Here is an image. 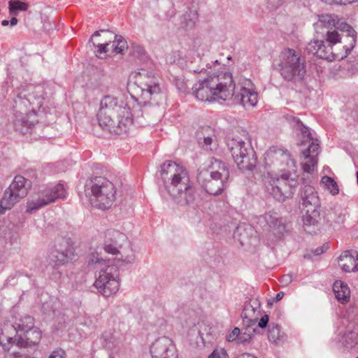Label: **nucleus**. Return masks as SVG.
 <instances>
[{
  "mask_svg": "<svg viewBox=\"0 0 358 358\" xmlns=\"http://www.w3.org/2000/svg\"><path fill=\"white\" fill-rule=\"evenodd\" d=\"M174 83H175V85L179 92H186L187 87L186 82L185 81V80L182 78H179V77L175 78Z\"/></svg>",
  "mask_w": 358,
  "mask_h": 358,
  "instance_id": "obj_42",
  "label": "nucleus"
},
{
  "mask_svg": "<svg viewBox=\"0 0 358 358\" xmlns=\"http://www.w3.org/2000/svg\"><path fill=\"white\" fill-rule=\"evenodd\" d=\"M85 192L91 203L101 210L109 208L115 199V187L108 179L95 177L86 185Z\"/></svg>",
  "mask_w": 358,
  "mask_h": 358,
  "instance_id": "obj_6",
  "label": "nucleus"
},
{
  "mask_svg": "<svg viewBox=\"0 0 358 358\" xmlns=\"http://www.w3.org/2000/svg\"><path fill=\"white\" fill-rule=\"evenodd\" d=\"M205 171H208V173L212 177H218L222 180H229L230 177L229 169L227 164L215 157L210 159Z\"/></svg>",
  "mask_w": 358,
  "mask_h": 358,
  "instance_id": "obj_23",
  "label": "nucleus"
},
{
  "mask_svg": "<svg viewBox=\"0 0 358 358\" xmlns=\"http://www.w3.org/2000/svg\"><path fill=\"white\" fill-rule=\"evenodd\" d=\"M103 250L106 253L111 254V255H117L120 254L121 255V257L119 259V261L121 260L124 263H133L135 259V257L134 253L132 252L131 248L129 246H128V250L130 252V254H128L127 255H124L123 253L124 251H120L119 250V248L117 246V243H105L103 246Z\"/></svg>",
  "mask_w": 358,
  "mask_h": 358,
  "instance_id": "obj_29",
  "label": "nucleus"
},
{
  "mask_svg": "<svg viewBox=\"0 0 358 358\" xmlns=\"http://www.w3.org/2000/svg\"><path fill=\"white\" fill-rule=\"evenodd\" d=\"M326 250H327V248H324V246L319 247V248H316V249L315 250V251H314V254H315V255H321V254L324 253V251H325Z\"/></svg>",
  "mask_w": 358,
  "mask_h": 358,
  "instance_id": "obj_50",
  "label": "nucleus"
},
{
  "mask_svg": "<svg viewBox=\"0 0 358 358\" xmlns=\"http://www.w3.org/2000/svg\"><path fill=\"white\" fill-rule=\"evenodd\" d=\"M236 358H257V357L252 355H250V354H243V355L238 356Z\"/></svg>",
  "mask_w": 358,
  "mask_h": 358,
  "instance_id": "obj_52",
  "label": "nucleus"
},
{
  "mask_svg": "<svg viewBox=\"0 0 358 358\" xmlns=\"http://www.w3.org/2000/svg\"><path fill=\"white\" fill-rule=\"evenodd\" d=\"M284 334L281 332L279 325L270 324L268 325V338L275 345H279L282 342Z\"/></svg>",
  "mask_w": 358,
  "mask_h": 358,
  "instance_id": "obj_32",
  "label": "nucleus"
},
{
  "mask_svg": "<svg viewBox=\"0 0 358 358\" xmlns=\"http://www.w3.org/2000/svg\"><path fill=\"white\" fill-rule=\"evenodd\" d=\"M298 181L291 178L287 173L282 174L278 178H271L266 188L268 192L279 201H284L291 198L296 191Z\"/></svg>",
  "mask_w": 358,
  "mask_h": 358,
  "instance_id": "obj_10",
  "label": "nucleus"
},
{
  "mask_svg": "<svg viewBox=\"0 0 358 358\" xmlns=\"http://www.w3.org/2000/svg\"><path fill=\"white\" fill-rule=\"evenodd\" d=\"M152 358H178L172 340L166 336L157 339L150 347Z\"/></svg>",
  "mask_w": 358,
  "mask_h": 358,
  "instance_id": "obj_16",
  "label": "nucleus"
},
{
  "mask_svg": "<svg viewBox=\"0 0 358 358\" xmlns=\"http://www.w3.org/2000/svg\"><path fill=\"white\" fill-rule=\"evenodd\" d=\"M100 36L99 31H96L91 37L90 42L92 43L93 46L94 47V52L96 55L100 58H101V55L104 53L110 52V48L108 45V41L104 42H94V40L98 36Z\"/></svg>",
  "mask_w": 358,
  "mask_h": 358,
  "instance_id": "obj_33",
  "label": "nucleus"
},
{
  "mask_svg": "<svg viewBox=\"0 0 358 358\" xmlns=\"http://www.w3.org/2000/svg\"><path fill=\"white\" fill-rule=\"evenodd\" d=\"M321 182L330 192L332 195H336L339 192V189L336 181L331 177L325 176L321 179Z\"/></svg>",
  "mask_w": 358,
  "mask_h": 358,
  "instance_id": "obj_37",
  "label": "nucleus"
},
{
  "mask_svg": "<svg viewBox=\"0 0 358 358\" xmlns=\"http://www.w3.org/2000/svg\"><path fill=\"white\" fill-rule=\"evenodd\" d=\"M320 146L319 144L312 140V142L309 144L308 148L303 152V155H316V157H317L318 155V150H319Z\"/></svg>",
  "mask_w": 358,
  "mask_h": 358,
  "instance_id": "obj_40",
  "label": "nucleus"
},
{
  "mask_svg": "<svg viewBox=\"0 0 358 358\" xmlns=\"http://www.w3.org/2000/svg\"><path fill=\"white\" fill-rule=\"evenodd\" d=\"M235 99L244 106H255L257 103V93L250 80H245L241 85L238 94L235 95Z\"/></svg>",
  "mask_w": 358,
  "mask_h": 358,
  "instance_id": "obj_20",
  "label": "nucleus"
},
{
  "mask_svg": "<svg viewBox=\"0 0 358 358\" xmlns=\"http://www.w3.org/2000/svg\"><path fill=\"white\" fill-rule=\"evenodd\" d=\"M264 159L268 166L275 165L282 169L287 168L292 170L296 166L290 153L287 150L277 146H272L266 152Z\"/></svg>",
  "mask_w": 358,
  "mask_h": 358,
  "instance_id": "obj_14",
  "label": "nucleus"
},
{
  "mask_svg": "<svg viewBox=\"0 0 358 358\" xmlns=\"http://www.w3.org/2000/svg\"><path fill=\"white\" fill-rule=\"evenodd\" d=\"M17 330L15 325L10 322L0 324V345L5 351L10 350V346L16 345Z\"/></svg>",
  "mask_w": 358,
  "mask_h": 358,
  "instance_id": "obj_21",
  "label": "nucleus"
},
{
  "mask_svg": "<svg viewBox=\"0 0 358 358\" xmlns=\"http://www.w3.org/2000/svg\"><path fill=\"white\" fill-rule=\"evenodd\" d=\"M189 71H192L194 73H203V72H206V70L204 71L203 69H192V68H189Z\"/></svg>",
  "mask_w": 358,
  "mask_h": 358,
  "instance_id": "obj_53",
  "label": "nucleus"
},
{
  "mask_svg": "<svg viewBox=\"0 0 358 358\" xmlns=\"http://www.w3.org/2000/svg\"><path fill=\"white\" fill-rule=\"evenodd\" d=\"M283 296H284V292H278L275 296V301H280L282 299Z\"/></svg>",
  "mask_w": 358,
  "mask_h": 358,
  "instance_id": "obj_54",
  "label": "nucleus"
},
{
  "mask_svg": "<svg viewBox=\"0 0 358 358\" xmlns=\"http://www.w3.org/2000/svg\"><path fill=\"white\" fill-rule=\"evenodd\" d=\"M64 352L62 350L54 351L48 358H64Z\"/></svg>",
  "mask_w": 358,
  "mask_h": 358,
  "instance_id": "obj_47",
  "label": "nucleus"
},
{
  "mask_svg": "<svg viewBox=\"0 0 358 358\" xmlns=\"http://www.w3.org/2000/svg\"><path fill=\"white\" fill-rule=\"evenodd\" d=\"M356 358H358V357H356Z\"/></svg>",
  "mask_w": 358,
  "mask_h": 358,
  "instance_id": "obj_62",
  "label": "nucleus"
},
{
  "mask_svg": "<svg viewBox=\"0 0 358 358\" xmlns=\"http://www.w3.org/2000/svg\"><path fill=\"white\" fill-rule=\"evenodd\" d=\"M176 15V10L173 8H171V10H169L167 13H166V15L167 17H169V18H171L173 17H174Z\"/></svg>",
  "mask_w": 358,
  "mask_h": 358,
  "instance_id": "obj_51",
  "label": "nucleus"
},
{
  "mask_svg": "<svg viewBox=\"0 0 358 358\" xmlns=\"http://www.w3.org/2000/svg\"><path fill=\"white\" fill-rule=\"evenodd\" d=\"M103 338H105V339H106V340H108V338H106V335H103Z\"/></svg>",
  "mask_w": 358,
  "mask_h": 358,
  "instance_id": "obj_61",
  "label": "nucleus"
},
{
  "mask_svg": "<svg viewBox=\"0 0 358 358\" xmlns=\"http://www.w3.org/2000/svg\"><path fill=\"white\" fill-rule=\"evenodd\" d=\"M94 285L98 292L106 297L115 294L120 287L118 266L111 264L100 268L99 276Z\"/></svg>",
  "mask_w": 358,
  "mask_h": 358,
  "instance_id": "obj_8",
  "label": "nucleus"
},
{
  "mask_svg": "<svg viewBox=\"0 0 358 358\" xmlns=\"http://www.w3.org/2000/svg\"><path fill=\"white\" fill-rule=\"evenodd\" d=\"M138 74L137 82L141 92L140 98L146 103L160 93L159 80L153 72L143 69H141Z\"/></svg>",
  "mask_w": 358,
  "mask_h": 358,
  "instance_id": "obj_12",
  "label": "nucleus"
},
{
  "mask_svg": "<svg viewBox=\"0 0 358 358\" xmlns=\"http://www.w3.org/2000/svg\"><path fill=\"white\" fill-rule=\"evenodd\" d=\"M66 196V189L62 184L49 186L44 189L36 199L27 203V212L33 213L41 208L55 202L58 199H64Z\"/></svg>",
  "mask_w": 358,
  "mask_h": 358,
  "instance_id": "obj_11",
  "label": "nucleus"
},
{
  "mask_svg": "<svg viewBox=\"0 0 358 358\" xmlns=\"http://www.w3.org/2000/svg\"><path fill=\"white\" fill-rule=\"evenodd\" d=\"M97 120L103 130L119 135L127 133L133 123V116L128 105L110 95L101 99Z\"/></svg>",
  "mask_w": 358,
  "mask_h": 358,
  "instance_id": "obj_3",
  "label": "nucleus"
},
{
  "mask_svg": "<svg viewBox=\"0 0 358 358\" xmlns=\"http://www.w3.org/2000/svg\"><path fill=\"white\" fill-rule=\"evenodd\" d=\"M268 320H269L268 315H264V316L262 317V318L259 321L258 327L262 328V329L265 328L267 326V324H268Z\"/></svg>",
  "mask_w": 358,
  "mask_h": 358,
  "instance_id": "obj_46",
  "label": "nucleus"
},
{
  "mask_svg": "<svg viewBox=\"0 0 358 358\" xmlns=\"http://www.w3.org/2000/svg\"><path fill=\"white\" fill-rule=\"evenodd\" d=\"M113 236H115V235H117V236H120L122 238H124V236L120 234L118 231H113Z\"/></svg>",
  "mask_w": 358,
  "mask_h": 358,
  "instance_id": "obj_59",
  "label": "nucleus"
},
{
  "mask_svg": "<svg viewBox=\"0 0 358 358\" xmlns=\"http://www.w3.org/2000/svg\"><path fill=\"white\" fill-rule=\"evenodd\" d=\"M109 41H108L110 52L111 53H123L125 49H127V43L122 36L113 35L110 32H108Z\"/></svg>",
  "mask_w": 358,
  "mask_h": 358,
  "instance_id": "obj_28",
  "label": "nucleus"
},
{
  "mask_svg": "<svg viewBox=\"0 0 358 358\" xmlns=\"http://www.w3.org/2000/svg\"><path fill=\"white\" fill-rule=\"evenodd\" d=\"M283 0H268L269 3L273 5H278L280 4Z\"/></svg>",
  "mask_w": 358,
  "mask_h": 358,
  "instance_id": "obj_55",
  "label": "nucleus"
},
{
  "mask_svg": "<svg viewBox=\"0 0 358 358\" xmlns=\"http://www.w3.org/2000/svg\"><path fill=\"white\" fill-rule=\"evenodd\" d=\"M9 24V21L8 20H4L1 22V25L5 27V26H7Z\"/></svg>",
  "mask_w": 358,
  "mask_h": 358,
  "instance_id": "obj_58",
  "label": "nucleus"
},
{
  "mask_svg": "<svg viewBox=\"0 0 358 358\" xmlns=\"http://www.w3.org/2000/svg\"><path fill=\"white\" fill-rule=\"evenodd\" d=\"M197 180L205 191L213 195L221 194L229 185V180L212 177L208 171H205V169H199Z\"/></svg>",
  "mask_w": 358,
  "mask_h": 358,
  "instance_id": "obj_15",
  "label": "nucleus"
},
{
  "mask_svg": "<svg viewBox=\"0 0 358 358\" xmlns=\"http://www.w3.org/2000/svg\"><path fill=\"white\" fill-rule=\"evenodd\" d=\"M161 177L175 203L179 206L194 203L196 188L183 166L175 162L166 161L161 166Z\"/></svg>",
  "mask_w": 358,
  "mask_h": 358,
  "instance_id": "obj_2",
  "label": "nucleus"
},
{
  "mask_svg": "<svg viewBox=\"0 0 358 358\" xmlns=\"http://www.w3.org/2000/svg\"><path fill=\"white\" fill-rule=\"evenodd\" d=\"M104 41H108L106 39L101 38V39L97 41L96 42H104ZM94 42H96V41L94 40Z\"/></svg>",
  "mask_w": 358,
  "mask_h": 358,
  "instance_id": "obj_60",
  "label": "nucleus"
},
{
  "mask_svg": "<svg viewBox=\"0 0 358 358\" xmlns=\"http://www.w3.org/2000/svg\"><path fill=\"white\" fill-rule=\"evenodd\" d=\"M24 333V337L18 336L16 345L27 347L34 345L38 343L41 338V332L37 327H34Z\"/></svg>",
  "mask_w": 358,
  "mask_h": 358,
  "instance_id": "obj_25",
  "label": "nucleus"
},
{
  "mask_svg": "<svg viewBox=\"0 0 358 358\" xmlns=\"http://www.w3.org/2000/svg\"><path fill=\"white\" fill-rule=\"evenodd\" d=\"M9 23L10 24V25L13 27V26H15V24H17V19L16 17H13L10 21H9Z\"/></svg>",
  "mask_w": 358,
  "mask_h": 358,
  "instance_id": "obj_56",
  "label": "nucleus"
},
{
  "mask_svg": "<svg viewBox=\"0 0 358 358\" xmlns=\"http://www.w3.org/2000/svg\"><path fill=\"white\" fill-rule=\"evenodd\" d=\"M333 289L336 299L342 303L348 301L350 295V291L347 284L336 281L333 285Z\"/></svg>",
  "mask_w": 358,
  "mask_h": 358,
  "instance_id": "obj_30",
  "label": "nucleus"
},
{
  "mask_svg": "<svg viewBox=\"0 0 358 358\" xmlns=\"http://www.w3.org/2000/svg\"><path fill=\"white\" fill-rule=\"evenodd\" d=\"M257 223L263 229L273 234H282L286 231V225L282 218H278L275 214L268 213L260 215L257 218Z\"/></svg>",
  "mask_w": 358,
  "mask_h": 358,
  "instance_id": "obj_18",
  "label": "nucleus"
},
{
  "mask_svg": "<svg viewBox=\"0 0 358 358\" xmlns=\"http://www.w3.org/2000/svg\"><path fill=\"white\" fill-rule=\"evenodd\" d=\"M50 262L55 266H60L72 261L75 257L73 243L70 238H59L55 243V249L50 255Z\"/></svg>",
  "mask_w": 358,
  "mask_h": 358,
  "instance_id": "obj_13",
  "label": "nucleus"
},
{
  "mask_svg": "<svg viewBox=\"0 0 358 358\" xmlns=\"http://www.w3.org/2000/svg\"><path fill=\"white\" fill-rule=\"evenodd\" d=\"M251 340V334L245 331L241 333L238 336V343H245L250 342Z\"/></svg>",
  "mask_w": 358,
  "mask_h": 358,
  "instance_id": "obj_45",
  "label": "nucleus"
},
{
  "mask_svg": "<svg viewBox=\"0 0 358 358\" xmlns=\"http://www.w3.org/2000/svg\"><path fill=\"white\" fill-rule=\"evenodd\" d=\"M342 341L346 347H352L358 343V324L350 322L342 336Z\"/></svg>",
  "mask_w": 358,
  "mask_h": 358,
  "instance_id": "obj_27",
  "label": "nucleus"
},
{
  "mask_svg": "<svg viewBox=\"0 0 358 358\" xmlns=\"http://www.w3.org/2000/svg\"><path fill=\"white\" fill-rule=\"evenodd\" d=\"M31 187V182L22 176H16L9 187L5 190L1 199V210H7L11 209L21 199L28 194Z\"/></svg>",
  "mask_w": 358,
  "mask_h": 358,
  "instance_id": "obj_9",
  "label": "nucleus"
},
{
  "mask_svg": "<svg viewBox=\"0 0 358 358\" xmlns=\"http://www.w3.org/2000/svg\"><path fill=\"white\" fill-rule=\"evenodd\" d=\"M337 24L335 15H320L314 24L316 35L306 46L307 52L330 62L345 58L355 47L356 33L350 25L344 24L341 34L336 29Z\"/></svg>",
  "mask_w": 358,
  "mask_h": 358,
  "instance_id": "obj_1",
  "label": "nucleus"
},
{
  "mask_svg": "<svg viewBox=\"0 0 358 358\" xmlns=\"http://www.w3.org/2000/svg\"><path fill=\"white\" fill-rule=\"evenodd\" d=\"M338 265L345 272L358 271V252L355 250H346L338 257Z\"/></svg>",
  "mask_w": 358,
  "mask_h": 358,
  "instance_id": "obj_24",
  "label": "nucleus"
},
{
  "mask_svg": "<svg viewBox=\"0 0 358 358\" xmlns=\"http://www.w3.org/2000/svg\"><path fill=\"white\" fill-rule=\"evenodd\" d=\"M111 264L112 263L109 260L107 262L103 260L101 257H99V255L97 253H92L88 260L89 265L98 264L101 265V268L107 264Z\"/></svg>",
  "mask_w": 358,
  "mask_h": 358,
  "instance_id": "obj_39",
  "label": "nucleus"
},
{
  "mask_svg": "<svg viewBox=\"0 0 358 358\" xmlns=\"http://www.w3.org/2000/svg\"><path fill=\"white\" fill-rule=\"evenodd\" d=\"M276 66L282 78L287 81L302 80L306 73L305 58L290 48L281 52Z\"/></svg>",
  "mask_w": 358,
  "mask_h": 358,
  "instance_id": "obj_7",
  "label": "nucleus"
},
{
  "mask_svg": "<svg viewBox=\"0 0 358 358\" xmlns=\"http://www.w3.org/2000/svg\"><path fill=\"white\" fill-rule=\"evenodd\" d=\"M302 133L303 134L304 136L308 137L310 140H313V138L311 137V134L309 131V129L308 127L303 126V128L301 129Z\"/></svg>",
  "mask_w": 358,
  "mask_h": 358,
  "instance_id": "obj_48",
  "label": "nucleus"
},
{
  "mask_svg": "<svg viewBox=\"0 0 358 358\" xmlns=\"http://www.w3.org/2000/svg\"><path fill=\"white\" fill-rule=\"evenodd\" d=\"M234 84L232 75L220 71L211 73L203 80L196 83L192 90L196 99L201 101L228 100L234 95Z\"/></svg>",
  "mask_w": 358,
  "mask_h": 358,
  "instance_id": "obj_4",
  "label": "nucleus"
},
{
  "mask_svg": "<svg viewBox=\"0 0 358 358\" xmlns=\"http://www.w3.org/2000/svg\"><path fill=\"white\" fill-rule=\"evenodd\" d=\"M208 358H229V355L224 348H215Z\"/></svg>",
  "mask_w": 358,
  "mask_h": 358,
  "instance_id": "obj_41",
  "label": "nucleus"
},
{
  "mask_svg": "<svg viewBox=\"0 0 358 358\" xmlns=\"http://www.w3.org/2000/svg\"><path fill=\"white\" fill-rule=\"evenodd\" d=\"M261 304L257 299L245 302L242 312V317L248 327L257 323L260 313Z\"/></svg>",
  "mask_w": 358,
  "mask_h": 358,
  "instance_id": "obj_22",
  "label": "nucleus"
},
{
  "mask_svg": "<svg viewBox=\"0 0 358 358\" xmlns=\"http://www.w3.org/2000/svg\"><path fill=\"white\" fill-rule=\"evenodd\" d=\"M36 122V115L34 113H23L16 111L13 124L15 131L25 134L32 129Z\"/></svg>",
  "mask_w": 358,
  "mask_h": 358,
  "instance_id": "obj_19",
  "label": "nucleus"
},
{
  "mask_svg": "<svg viewBox=\"0 0 358 358\" xmlns=\"http://www.w3.org/2000/svg\"><path fill=\"white\" fill-rule=\"evenodd\" d=\"M9 10L11 14L17 15L19 11H25L28 8V5L18 0H11L8 3Z\"/></svg>",
  "mask_w": 358,
  "mask_h": 358,
  "instance_id": "obj_38",
  "label": "nucleus"
},
{
  "mask_svg": "<svg viewBox=\"0 0 358 358\" xmlns=\"http://www.w3.org/2000/svg\"><path fill=\"white\" fill-rule=\"evenodd\" d=\"M210 133H212L210 127L203 128L201 131H198L197 138L199 142L200 143H203V145L207 147L210 146L213 141V138L215 137L213 134L210 135Z\"/></svg>",
  "mask_w": 358,
  "mask_h": 358,
  "instance_id": "obj_36",
  "label": "nucleus"
},
{
  "mask_svg": "<svg viewBox=\"0 0 358 358\" xmlns=\"http://www.w3.org/2000/svg\"><path fill=\"white\" fill-rule=\"evenodd\" d=\"M227 146L238 168L241 171H252L257 164L255 150L245 133L234 135L227 140Z\"/></svg>",
  "mask_w": 358,
  "mask_h": 358,
  "instance_id": "obj_5",
  "label": "nucleus"
},
{
  "mask_svg": "<svg viewBox=\"0 0 358 358\" xmlns=\"http://www.w3.org/2000/svg\"><path fill=\"white\" fill-rule=\"evenodd\" d=\"M34 320L32 317L28 315H24L21 317L14 325L16 326L17 330L25 332L31 329L34 328Z\"/></svg>",
  "mask_w": 358,
  "mask_h": 358,
  "instance_id": "obj_34",
  "label": "nucleus"
},
{
  "mask_svg": "<svg viewBox=\"0 0 358 358\" xmlns=\"http://www.w3.org/2000/svg\"><path fill=\"white\" fill-rule=\"evenodd\" d=\"M281 282L287 285L290 283L292 282V276L289 275L282 276Z\"/></svg>",
  "mask_w": 358,
  "mask_h": 358,
  "instance_id": "obj_49",
  "label": "nucleus"
},
{
  "mask_svg": "<svg viewBox=\"0 0 358 358\" xmlns=\"http://www.w3.org/2000/svg\"><path fill=\"white\" fill-rule=\"evenodd\" d=\"M197 21V14L194 11H187L180 19V27L185 30L192 29Z\"/></svg>",
  "mask_w": 358,
  "mask_h": 358,
  "instance_id": "obj_31",
  "label": "nucleus"
},
{
  "mask_svg": "<svg viewBox=\"0 0 358 358\" xmlns=\"http://www.w3.org/2000/svg\"><path fill=\"white\" fill-rule=\"evenodd\" d=\"M319 208H307L305 214L302 217V221L303 223V228L309 234L313 232V230H311V227H315L317 226L320 213L318 210Z\"/></svg>",
  "mask_w": 358,
  "mask_h": 358,
  "instance_id": "obj_26",
  "label": "nucleus"
},
{
  "mask_svg": "<svg viewBox=\"0 0 358 358\" xmlns=\"http://www.w3.org/2000/svg\"><path fill=\"white\" fill-rule=\"evenodd\" d=\"M301 164L303 172L310 174L314 172L317 164V157H316V155H304V161Z\"/></svg>",
  "mask_w": 358,
  "mask_h": 358,
  "instance_id": "obj_35",
  "label": "nucleus"
},
{
  "mask_svg": "<svg viewBox=\"0 0 358 358\" xmlns=\"http://www.w3.org/2000/svg\"><path fill=\"white\" fill-rule=\"evenodd\" d=\"M240 332H241V331H240L239 328H238V327L234 328L233 329V331L227 336L228 341L232 342V341H236L238 342Z\"/></svg>",
  "mask_w": 358,
  "mask_h": 358,
  "instance_id": "obj_44",
  "label": "nucleus"
},
{
  "mask_svg": "<svg viewBox=\"0 0 358 358\" xmlns=\"http://www.w3.org/2000/svg\"><path fill=\"white\" fill-rule=\"evenodd\" d=\"M302 180L303 187L301 191V199L303 206L306 208H319L320 207V199L315 188L310 185L311 181L309 177L307 176V178L303 177Z\"/></svg>",
  "mask_w": 358,
  "mask_h": 358,
  "instance_id": "obj_17",
  "label": "nucleus"
},
{
  "mask_svg": "<svg viewBox=\"0 0 358 358\" xmlns=\"http://www.w3.org/2000/svg\"><path fill=\"white\" fill-rule=\"evenodd\" d=\"M14 102L15 103V108H20L21 104H23L25 107H27L28 103H30V100L23 98L22 94H19L15 99Z\"/></svg>",
  "mask_w": 358,
  "mask_h": 358,
  "instance_id": "obj_43",
  "label": "nucleus"
},
{
  "mask_svg": "<svg viewBox=\"0 0 358 358\" xmlns=\"http://www.w3.org/2000/svg\"><path fill=\"white\" fill-rule=\"evenodd\" d=\"M357 1H358V0H345L344 3H355Z\"/></svg>",
  "mask_w": 358,
  "mask_h": 358,
  "instance_id": "obj_57",
  "label": "nucleus"
}]
</instances>
